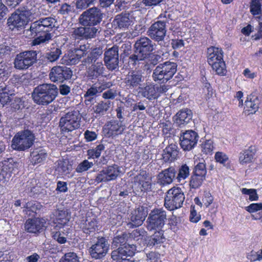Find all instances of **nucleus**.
<instances>
[{
	"label": "nucleus",
	"mask_w": 262,
	"mask_h": 262,
	"mask_svg": "<svg viewBox=\"0 0 262 262\" xmlns=\"http://www.w3.org/2000/svg\"><path fill=\"white\" fill-rule=\"evenodd\" d=\"M11 96V107L14 111H17L21 110L24 107V102L19 97H14L12 94H10Z\"/></svg>",
	"instance_id": "obj_43"
},
{
	"label": "nucleus",
	"mask_w": 262,
	"mask_h": 262,
	"mask_svg": "<svg viewBox=\"0 0 262 262\" xmlns=\"http://www.w3.org/2000/svg\"><path fill=\"white\" fill-rule=\"evenodd\" d=\"M171 45L173 49H180L184 46V42L182 39H172Z\"/></svg>",
	"instance_id": "obj_64"
},
{
	"label": "nucleus",
	"mask_w": 262,
	"mask_h": 262,
	"mask_svg": "<svg viewBox=\"0 0 262 262\" xmlns=\"http://www.w3.org/2000/svg\"><path fill=\"white\" fill-rule=\"evenodd\" d=\"M256 151V148L255 146H250L247 149L242 150L239 154V163L244 165L252 163Z\"/></svg>",
	"instance_id": "obj_25"
},
{
	"label": "nucleus",
	"mask_w": 262,
	"mask_h": 262,
	"mask_svg": "<svg viewBox=\"0 0 262 262\" xmlns=\"http://www.w3.org/2000/svg\"><path fill=\"white\" fill-rule=\"evenodd\" d=\"M202 150L205 154H211L213 150V142L211 140H206L202 144Z\"/></svg>",
	"instance_id": "obj_48"
},
{
	"label": "nucleus",
	"mask_w": 262,
	"mask_h": 262,
	"mask_svg": "<svg viewBox=\"0 0 262 262\" xmlns=\"http://www.w3.org/2000/svg\"><path fill=\"white\" fill-rule=\"evenodd\" d=\"M89 44L81 45L79 48L74 49V51L65 55L62 58V63L66 64H75L79 62L82 57L88 53L90 49Z\"/></svg>",
	"instance_id": "obj_12"
},
{
	"label": "nucleus",
	"mask_w": 262,
	"mask_h": 262,
	"mask_svg": "<svg viewBox=\"0 0 262 262\" xmlns=\"http://www.w3.org/2000/svg\"><path fill=\"white\" fill-rule=\"evenodd\" d=\"M155 46V43L147 37L138 39L134 46V53L129 57V62L133 66L139 64L154 50Z\"/></svg>",
	"instance_id": "obj_3"
},
{
	"label": "nucleus",
	"mask_w": 262,
	"mask_h": 262,
	"mask_svg": "<svg viewBox=\"0 0 262 262\" xmlns=\"http://www.w3.org/2000/svg\"><path fill=\"white\" fill-rule=\"evenodd\" d=\"M199 136L198 134L192 130H188L181 135L180 145L184 150H190L196 144Z\"/></svg>",
	"instance_id": "obj_16"
},
{
	"label": "nucleus",
	"mask_w": 262,
	"mask_h": 262,
	"mask_svg": "<svg viewBox=\"0 0 262 262\" xmlns=\"http://www.w3.org/2000/svg\"><path fill=\"white\" fill-rule=\"evenodd\" d=\"M247 258L251 261H260L262 259V249L259 251L256 252L253 250L251 251L247 255Z\"/></svg>",
	"instance_id": "obj_55"
},
{
	"label": "nucleus",
	"mask_w": 262,
	"mask_h": 262,
	"mask_svg": "<svg viewBox=\"0 0 262 262\" xmlns=\"http://www.w3.org/2000/svg\"><path fill=\"white\" fill-rule=\"evenodd\" d=\"M176 173V171L172 167L163 170L158 174V183L162 185L170 184L175 177Z\"/></svg>",
	"instance_id": "obj_28"
},
{
	"label": "nucleus",
	"mask_w": 262,
	"mask_h": 262,
	"mask_svg": "<svg viewBox=\"0 0 262 262\" xmlns=\"http://www.w3.org/2000/svg\"><path fill=\"white\" fill-rule=\"evenodd\" d=\"M245 209L249 213H253L262 210V203H252L245 207Z\"/></svg>",
	"instance_id": "obj_58"
},
{
	"label": "nucleus",
	"mask_w": 262,
	"mask_h": 262,
	"mask_svg": "<svg viewBox=\"0 0 262 262\" xmlns=\"http://www.w3.org/2000/svg\"><path fill=\"white\" fill-rule=\"evenodd\" d=\"M47 154L43 150H36L32 151L30 155L31 161L33 164L41 163L45 160Z\"/></svg>",
	"instance_id": "obj_37"
},
{
	"label": "nucleus",
	"mask_w": 262,
	"mask_h": 262,
	"mask_svg": "<svg viewBox=\"0 0 262 262\" xmlns=\"http://www.w3.org/2000/svg\"><path fill=\"white\" fill-rule=\"evenodd\" d=\"M98 29L94 26H83L74 29L72 36L75 38H92L96 36Z\"/></svg>",
	"instance_id": "obj_21"
},
{
	"label": "nucleus",
	"mask_w": 262,
	"mask_h": 262,
	"mask_svg": "<svg viewBox=\"0 0 262 262\" xmlns=\"http://www.w3.org/2000/svg\"><path fill=\"white\" fill-rule=\"evenodd\" d=\"M91 64L86 71V76L88 79H96L104 74L105 68L101 61Z\"/></svg>",
	"instance_id": "obj_23"
},
{
	"label": "nucleus",
	"mask_w": 262,
	"mask_h": 262,
	"mask_svg": "<svg viewBox=\"0 0 262 262\" xmlns=\"http://www.w3.org/2000/svg\"><path fill=\"white\" fill-rule=\"evenodd\" d=\"M103 54V50L101 48L97 47L93 49L88 56L82 60L83 66L95 63L97 61H100Z\"/></svg>",
	"instance_id": "obj_26"
},
{
	"label": "nucleus",
	"mask_w": 262,
	"mask_h": 262,
	"mask_svg": "<svg viewBox=\"0 0 262 262\" xmlns=\"http://www.w3.org/2000/svg\"><path fill=\"white\" fill-rule=\"evenodd\" d=\"M9 169L7 162L3 163V166L0 168V182H5L6 179L10 176Z\"/></svg>",
	"instance_id": "obj_45"
},
{
	"label": "nucleus",
	"mask_w": 262,
	"mask_h": 262,
	"mask_svg": "<svg viewBox=\"0 0 262 262\" xmlns=\"http://www.w3.org/2000/svg\"><path fill=\"white\" fill-rule=\"evenodd\" d=\"M192 119V112L190 110H181L176 115L175 123L178 126L186 124Z\"/></svg>",
	"instance_id": "obj_32"
},
{
	"label": "nucleus",
	"mask_w": 262,
	"mask_h": 262,
	"mask_svg": "<svg viewBox=\"0 0 262 262\" xmlns=\"http://www.w3.org/2000/svg\"><path fill=\"white\" fill-rule=\"evenodd\" d=\"M166 24L163 21H157L151 25L147 31L148 35L152 39L162 41L166 35Z\"/></svg>",
	"instance_id": "obj_15"
},
{
	"label": "nucleus",
	"mask_w": 262,
	"mask_h": 262,
	"mask_svg": "<svg viewBox=\"0 0 262 262\" xmlns=\"http://www.w3.org/2000/svg\"><path fill=\"white\" fill-rule=\"evenodd\" d=\"M124 129L121 120H112L106 122L103 126V131L108 136L121 134Z\"/></svg>",
	"instance_id": "obj_22"
},
{
	"label": "nucleus",
	"mask_w": 262,
	"mask_h": 262,
	"mask_svg": "<svg viewBox=\"0 0 262 262\" xmlns=\"http://www.w3.org/2000/svg\"><path fill=\"white\" fill-rule=\"evenodd\" d=\"M163 233L160 231L156 232L149 239L148 245L153 246L158 245L163 242Z\"/></svg>",
	"instance_id": "obj_44"
},
{
	"label": "nucleus",
	"mask_w": 262,
	"mask_h": 262,
	"mask_svg": "<svg viewBox=\"0 0 262 262\" xmlns=\"http://www.w3.org/2000/svg\"><path fill=\"white\" fill-rule=\"evenodd\" d=\"M206 178L193 173L190 178L189 185L191 188L196 189L200 187Z\"/></svg>",
	"instance_id": "obj_42"
},
{
	"label": "nucleus",
	"mask_w": 262,
	"mask_h": 262,
	"mask_svg": "<svg viewBox=\"0 0 262 262\" xmlns=\"http://www.w3.org/2000/svg\"><path fill=\"white\" fill-rule=\"evenodd\" d=\"M223 51L221 49L214 47H211L207 50V61L210 65L213 64V60L215 58H219V60L223 59Z\"/></svg>",
	"instance_id": "obj_33"
},
{
	"label": "nucleus",
	"mask_w": 262,
	"mask_h": 262,
	"mask_svg": "<svg viewBox=\"0 0 262 262\" xmlns=\"http://www.w3.org/2000/svg\"><path fill=\"white\" fill-rule=\"evenodd\" d=\"M104 16L100 8L93 7L82 13L79 17V23L83 26H95L102 21Z\"/></svg>",
	"instance_id": "obj_6"
},
{
	"label": "nucleus",
	"mask_w": 262,
	"mask_h": 262,
	"mask_svg": "<svg viewBox=\"0 0 262 262\" xmlns=\"http://www.w3.org/2000/svg\"><path fill=\"white\" fill-rule=\"evenodd\" d=\"M24 207L26 208V211L35 212L37 210L39 209V205L34 201H30L26 203Z\"/></svg>",
	"instance_id": "obj_57"
},
{
	"label": "nucleus",
	"mask_w": 262,
	"mask_h": 262,
	"mask_svg": "<svg viewBox=\"0 0 262 262\" xmlns=\"http://www.w3.org/2000/svg\"><path fill=\"white\" fill-rule=\"evenodd\" d=\"M193 173L206 178L207 170L204 162H200L195 166Z\"/></svg>",
	"instance_id": "obj_47"
},
{
	"label": "nucleus",
	"mask_w": 262,
	"mask_h": 262,
	"mask_svg": "<svg viewBox=\"0 0 262 262\" xmlns=\"http://www.w3.org/2000/svg\"><path fill=\"white\" fill-rule=\"evenodd\" d=\"M96 0H77L76 6L78 9H85L94 4Z\"/></svg>",
	"instance_id": "obj_52"
},
{
	"label": "nucleus",
	"mask_w": 262,
	"mask_h": 262,
	"mask_svg": "<svg viewBox=\"0 0 262 262\" xmlns=\"http://www.w3.org/2000/svg\"><path fill=\"white\" fill-rule=\"evenodd\" d=\"M34 135L29 130L17 133L12 140L11 147L13 149L23 151L29 148L33 144Z\"/></svg>",
	"instance_id": "obj_9"
},
{
	"label": "nucleus",
	"mask_w": 262,
	"mask_h": 262,
	"mask_svg": "<svg viewBox=\"0 0 262 262\" xmlns=\"http://www.w3.org/2000/svg\"><path fill=\"white\" fill-rule=\"evenodd\" d=\"M84 138L88 142H91L97 138V134L93 131H90L89 130H86L84 134Z\"/></svg>",
	"instance_id": "obj_62"
},
{
	"label": "nucleus",
	"mask_w": 262,
	"mask_h": 262,
	"mask_svg": "<svg viewBox=\"0 0 262 262\" xmlns=\"http://www.w3.org/2000/svg\"><path fill=\"white\" fill-rule=\"evenodd\" d=\"M183 192L179 187H172L166 192L164 206L169 210H173L182 207L184 201Z\"/></svg>",
	"instance_id": "obj_8"
},
{
	"label": "nucleus",
	"mask_w": 262,
	"mask_h": 262,
	"mask_svg": "<svg viewBox=\"0 0 262 262\" xmlns=\"http://www.w3.org/2000/svg\"><path fill=\"white\" fill-rule=\"evenodd\" d=\"M132 22V17L128 12L117 15L113 21V26L115 28H126Z\"/></svg>",
	"instance_id": "obj_24"
},
{
	"label": "nucleus",
	"mask_w": 262,
	"mask_h": 262,
	"mask_svg": "<svg viewBox=\"0 0 262 262\" xmlns=\"http://www.w3.org/2000/svg\"><path fill=\"white\" fill-rule=\"evenodd\" d=\"M245 103L244 112L247 115L255 113L258 108V100L256 96H249Z\"/></svg>",
	"instance_id": "obj_31"
},
{
	"label": "nucleus",
	"mask_w": 262,
	"mask_h": 262,
	"mask_svg": "<svg viewBox=\"0 0 262 262\" xmlns=\"http://www.w3.org/2000/svg\"><path fill=\"white\" fill-rule=\"evenodd\" d=\"M189 175V168L186 164L182 165L179 169L177 179L179 181L185 180Z\"/></svg>",
	"instance_id": "obj_51"
},
{
	"label": "nucleus",
	"mask_w": 262,
	"mask_h": 262,
	"mask_svg": "<svg viewBox=\"0 0 262 262\" xmlns=\"http://www.w3.org/2000/svg\"><path fill=\"white\" fill-rule=\"evenodd\" d=\"M108 248L109 245L107 242L104 237H101L91 247L89 252L93 258L100 259L105 256Z\"/></svg>",
	"instance_id": "obj_14"
},
{
	"label": "nucleus",
	"mask_w": 262,
	"mask_h": 262,
	"mask_svg": "<svg viewBox=\"0 0 262 262\" xmlns=\"http://www.w3.org/2000/svg\"><path fill=\"white\" fill-rule=\"evenodd\" d=\"M177 64L175 62L166 61L159 64L153 71L152 78L155 81L162 83L172 78L177 72Z\"/></svg>",
	"instance_id": "obj_5"
},
{
	"label": "nucleus",
	"mask_w": 262,
	"mask_h": 262,
	"mask_svg": "<svg viewBox=\"0 0 262 262\" xmlns=\"http://www.w3.org/2000/svg\"><path fill=\"white\" fill-rule=\"evenodd\" d=\"M56 23V20L52 17H41L32 23L27 32H30L33 37L37 36L33 40V44L40 45L50 40L52 36L50 32L55 27Z\"/></svg>",
	"instance_id": "obj_1"
},
{
	"label": "nucleus",
	"mask_w": 262,
	"mask_h": 262,
	"mask_svg": "<svg viewBox=\"0 0 262 262\" xmlns=\"http://www.w3.org/2000/svg\"><path fill=\"white\" fill-rule=\"evenodd\" d=\"M80 120L79 111L73 110L61 117L59 126L63 133H69L80 127Z\"/></svg>",
	"instance_id": "obj_7"
},
{
	"label": "nucleus",
	"mask_w": 262,
	"mask_h": 262,
	"mask_svg": "<svg viewBox=\"0 0 262 262\" xmlns=\"http://www.w3.org/2000/svg\"><path fill=\"white\" fill-rule=\"evenodd\" d=\"M213 70L215 71L217 74L224 76L227 73L226 64L223 59L220 60L218 62H214L213 64H210Z\"/></svg>",
	"instance_id": "obj_40"
},
{
	"label": "nucleus",
	"mask_w": 262,
	"mask_h": 262,
	"mask_svg": "<svg viewBox=\"0 0 262 262\" xmlns=\"http://www.w3.org/2000/svg\"><path fill=\"white\" fill-rule=\"evenodd\" d=\"M119 174V167L117 165L109 166L99 172L96 177L95 181L97 183L113 181L118 177Z\"/></svg>",
	"instance_id": "obj_18"
},
{
	"label": "nucleus",
	"mask_w": 262,
	"mask_h": 262,
	"mask_svg": "<svg viewBox=\"0 0 262 262\" xmlns=\"http://www.w3.org/2000/svg\"><path fill=\"white\" fill-rule=\"evenodd\" d=\"M130 238L137 242L140 247H137V249L140 248L142 250V248L145 244L146 232L143 230H135L130 234Z\"/></svg>",
	"instance_id": "obj_34"
},
{
	"label": "nucleus",
	"mask_w": 262,
	"mask_h": 262,
	"mask_svg": "<svg viewBox=\"0 0 262 262\" xmlns=\"http://www.w3.org/2000/svg\"><path fill=\"white\" fill-rule=\"evenodd\" d=\"M177 146L175 144H170L164 150L163 153V159L165 161H173L178 155Z\"/></svg>",
	"instance_id": "obj_35"
},
{
	"label": "nucleus",
	"mask_w": 262,
	"mask_h": 262,
	"mask_svg": "<svg viewBox=\"0 0 262 262\" xmlns=\"http://www.w3.org/2000/svg\"><path fill=\"white\" fill-rule=\"evenodd\" d=\"M44 227V220L38 218L29 219L26 221L25 224L26 230L31 233L39 232L41 230L43 229Z\"/></svg>",
	"instance_id": "obj_27"
},
{
	"label": "nucleus",
	"mask_w": 262,
	"mask_h": 262,
	"mask_svg": "<svg viewBox=\"0 0 262 262\" xmlns=\"http://www.w3.org/2000/svg\"><path fill=\"white\" fill-rule=\"evenodd\" d=\"M62 54V51L59 48H53L45 55V58L51 62H55L58 60Z\"/></svg>",
	"instance_id": "obj_38"
},
{
	"label": "nucleus",
	"mask_w": 262,
	"mask_h": 262,
	"mask_svg": "<svg viewBox=\"0 0 262 262\" xmlns=\"http://www.w3.org/2000/svg\"><path fill=\"white\" fill-rule=\"evenodd\" d=\"M215 159L217 162L224 164L228 160V157L225 153L218 151L215 153Z\"/></svg>",
	"instance_id": "obj_60"
},
{
	"label": "nucleus",
	"mask_w": 262,
	"mask_h": 262,
	"mask_svg": "<svg viewBox=\"0 0 262 262\" xmlns=\"http://www.w3.org/2000/svg\"><path fill=\"white\" fill-rule=\"evenodd\" d=\"M58 89L53 84L45 83L36 87L32 93L35 102L41 105H47L51 103L58 95Z\"/></svg>",
	"instance_id": "obj_4"
},
{
	"label": "nucleus",
	"mask_w": 262,
	"mask_h": 262,
	"mask_svg": "<svg viewBox=\"0 0 262 262\" xmlns=\"http://www.w3.org/2000/svg\"><path fill=\"white\" fill-rule=\"evenodd\" d=\"M99 92L97 88L96 84H93L90 88L88 89L87 91L84 95V98H86L85 103L86 105L89 104L88 102H91L94 97L96 96Z\"/></svg>",
	"instance_id": "obj_41"
},
{
	"label": "nucleus",
	"mask_w": 262,
	"mask_h": 262,
	"mask_svg": "<svg viewBox=\"0 0 262 262\" xmlns=\"http://www.w3.org/2000/svg\"><path fill=\"white\" fill-rule=\"evenodd\" d=\"M148 214L147 208L139 206L131 213L130 221L127 223L129 228H134L141 226Z\"/></svg>",
	"instance_id": "obj_20"
},
{
	"label": "nucleus",
	"mask_w": 262,
	"mask_h": 262,
	"mask_svg": "<svg viewBox=\"0 0 262 262\" xmlns=\"http://www.w3.org/2000/svg\"><path fill=\"white\" fill-rule=\"evenodd\" d=\"M96 84L99 93L112 86V83L110 82L103 81Z\"/></svg>",
	"instance_id": "obj_63"
},
{
	"label": "nucleus",
	"mask_w": 262,
	"mask_h": 262,
	"mask_svg": "<svg viewBox=\"0 0 262 262\" xmlns=\"http://www.w3.org/2000/svg\"><path fill=\"white\" fill-rule=\"evenodd\" d=\"M111 105L110 101H100L93 107L94 112L100 115H103L108 110Z\"/></svg>",
	"instance_id": "obj_39"
},
{
	"label": "nucleus",
	"mask_w": 262,
	"mask_h": 262,
	"mask_svg": "<svg viewBox=\"0 0 262 262\" xmlns=\"http://www.w3.org/2000/svg\"><path fill=\"white\" fill-rule=\"evenodd\" d=\"M156 91L157 98L162 94H166V93L169 90L170 86L165 84H156L155 85Z\"/></svg>",
	"instance_id": "obj_56"
},
{
	"label": "nucleus",
	"mask_w": 262,
	"mask_h": 262,
	"mask_svg": "<svg viewBox=\"0 0 262 262\" xmlns=\"http://www.w3.org/2000/svg\"><path fill=\"white\" fill-rule=\"evenodd\" d=\"M10 91L5 92H1L0 93V102L5 105L11 100V96H10Z\"/></svg>",
	"instance_id": "obj_61"
},
{
	"label": "nucleus",
	"mask_w": 262,
	"mask_h": 262,
	"mask_svg": "<svg viewBox=\"0 0 262 262\" xmlns=\"http://www.w3.org/2000/svg\"><path fill=\"white\" fill-rule=\"evenodd\" d=\"M127 235L125 233H122L117 235L113 238L112 246L117 247L120 246L117 250L112 252V258L116 262H133L130 260L135 253L136 251H141V249H137V245L127 244L124 245L127 241Z\"/></svg>",
	"instance_id": "obj_2"
},
{
	"label": "nucleus",
	"mask_w": 262,
	"mask_h": 262,
	"mask_svg": "<svg viewBox=\"0 0 262 262\" xmlns=\"http://www.w3.org/2000/svg\"><path fill=\"white\" fill-rule=\"evenodd\" d=\"M93 166V162H89L88 160H85L81 163H80L76 169L77 172H82L88 170Z\"/></svg>",
	"instance_id": "obj_53"
},
{
	"label": "nucleus",
	"mask_w": 262,
	"mask_h": 262,
	"mask_svg": "<svg viewBox=\"0 0 262 262\" xmlns=\"http://www.w3.org/2000/svg\"><path fill=\"white\" fill-rule=\"evenodd\" d=\"M118 48L117 46H114L104 53V61L110 70H115L119 67Z\"/></svg>",
	"instance_id": "obj_13"
},
{
	"label": "nucleus",
	"mask_w": 262,
	"mask_h": 262,
	"mask_svg": "<svg viewBox=\"0 0 262 262\" xmlns=\"http://www.w3.org/2000/svg\"><path fill=\"white\" fill-rule=\"evenodd\" d=\"M104 149L103 144H99L94 149H91L88 150L89 158H97L100 157L101 151Z\"/></svg>",
	"instance_id": "obj_46"
},
{
	"label": "nucleus",
	"mask_w": 262,
	"mask_h": 262,
	"mask_svg": "<svg viewBox=\"0 0 262 262\" xmlns=\"http://www.w3.org/2000/svg\"><path fill=\"white\" fill-rule=\"evenodd\" d=\"M24 17L20 16L17 13H13L8 18L7 24L10 29L13 30L16 28L18 30L21 29L27 24Z\"/></svg>",
	"instance_id": "obj_30"
},
{
	"label": "nucleus",
	"mask_w": 262,
	"mask_h": 262,
	"mask_svg": "<svg viewBox=\"0 0 262 262\" xmlns=\"http://www.w3.org/2000/svg\"><path fill=\"white\" fill-rule=\"evenodd\" d=\"M138 94L148 100L157 99L155 85L149 84L144 87H139Z\"/></svg>",
	"instance_id": "obj_29"
},
{
	"label": "nucleus",
	"mask_w": 262,
	"mask_h": 262,
	"mask_svg": "<svg viewBox=\"0 0 262 262\" xmlns=\"http://www.w3.org/2000/svg\"><path fill=\"white\" fill-rule=\"evenodd\" d=\"M166 212L163 208H156L151 211L147 219V227L149 230L160 229L165 224Z\"/></svg>",
	"instance_id": "obj_10"
},
{
	"label": "nucleus",
	"mask_w": 262,
	"mask_h": 262,
	"mask_svg": "<svg viewBox=\"0 0 262 262\" xmlns=\"http://www.w3.org/2000/svg\"><path fill=\"white\" fill-rule=\"evenodd\" d=\"M36 52L26 51L18 54L14 60V67L19 70L27 69L36 61Z\"/></svg>",
	"instance_id": "obj_11"
},
{
	"label": "nucleus",
	"mask_w": 262,
	"mask_h": 262,
	"mask_svg": "<svg viewBox=\"0 0 262 262\" xmlns=\"http://www.w3.org/2000/svg\"><path fill=\"white\" fill-rule=\"evenodd\" d=\"M52 237L59 244H64L67 242V238L64 236V233L57 231L53 232Z\"/></svg>",
	"instance_id": "obj_59"
},
{
	"label": "nucleus",
	"mask_w": 262,
	"mask_h": 262,
	"mask_svg": "<svg viewBox=\"0 0 262 262\" xmlns=\"http://www.w3.org/2000/svg\"><path fill=\"white\" fill-rule=\"evenodd\" d=\"M72 75V71L66 66L54 67L49 74L51 80L53 82H63L70 79Z\"/></svg>",
	"instance_id": "obj_17"
},
{
	"label": "nucleus",
	"mask_w": 262,
	"mask_h": 262,
	"mask_svg": "<svg viewBox=\"0 0 262 262\" xmlns=\"http://www.w3.org/2000/svg\"><path fill=\"white\" fill-rule=\"evenodd\" d=\"M261 4L260 0H252L250 5V11L254 15L261 13Z\"/></svg>",
	"instance_id": "obj_50"
},
{
	"label": "nucleus",
	"mask_w": 262,
	"mask_h": 262,
	"mask_svg": "<svg viewBox=\"0 0 262 262\" xmlns=\"http://www.w3.org/2000/svg\"><path fill=\"white\" fill-rule=\"evenodd\" d=\"M97 227L96 221L95 220H86L84 223L80 225V228L86 234L94 232Z\"/></svg>",
	"instance_id": "obj_36"
},
{
	"label": "nucleus",
	"mask_w": 262,
	"mask_h": 262,
	"mask_svg": "<svg viewBox=\"0 0 262 262\" xmlns=\"http://www.w3.org/2000/svg\"><path fill=\"white\" fill-rule=\"evenodd\" d=\"M242 192L244 194L249 195V199L251 201H256L258 199L256 190L254 189H247L244 188L242 189Z\"/></svg>",
	"instance_id": "obj_54"
},
{
	"label": "nucleus",
	"mask_w": 262,
	"mask_h": 262,
	"mask_svg": "<svg viewBox=\"0 0 262 262\" xmlns=\"http://www.w3.org/2000/svg\"><path fill=\"white\" fill-rule=\"evenodd\" d=\"M59 262H79V260L75 253L69 252L64 254Z\"/></svg>",
	"instance_id": "obj_49"
},
{
	"label": "nucleus",
	"mask_w": 262,
	"mask_h": 262,
	"mask_svg": "<svg viewBox=\"0 0 262 262\" xmlns=\"http://www.w3.org/2000/svg\"><path fill=\"white\" fill-rule=\"evenodd\" d=\"M144 80V78L141 71L133 70L129 72L125 76L124 82L127 89H133L140 87Z\"/></svg>",
	"instance_id": "obj_19"
}]
</instances>
